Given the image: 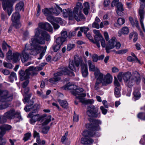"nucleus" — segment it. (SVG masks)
Wrapping results in <instances>:
<instances>
[{"label":"nucleus","mask_w":145,"mask_h":145,"mask_svg":"<svg viewBox=\"0 0 145 145\" xmlns=\"http://www.w3.org/2000/svg\"><path fill=\"white\" fill-rule=\"evenodd\" d=\"M75 47V45L74 44H69L67 45V50L68 51H70Z\"/></svg>","instance_id":"nucleus-42"},{"label":"nucleus","mask_w":145,"mask_h":145,"mask_svg":"<svg viewBox=\"0 0 145 145\" xmlns=\"http://www.w3.org/2000/svg\"><path fill=\"white\" fill-rule=\"evenodd\" d=\"M140 88H135L134 89V91L133 92V95H134L133 99H135V100L138 99L140 97V93L139 92Z\"/></svg>","instance_id":"nucleus-27"},{"label":"nucleus","mask_w":145,"mask_h":145,"mask_svg":"<svg viewBox=\"0 0 145 145\" xmlns=\"http://www.w3.org/2000/svg\"><path fill=\"white\" fill-rule=\"evenodd\" d=\"M34 40H32L28 44H26L24 50L22 52V56L18 53L13 54L12 55V51L9 50L7 54V60H12L14 63L19 61L21 58V60L22 62H25L29 59V54H30L32 55H35L41 52L40 57L38 58V59H42L45 53L46 47L44 48L38 45H35L33 44Z\"/></svg>","instance_id":"nucleus-1"},{"label":"nucleus","mask_w":145,"mask_h":145,"mask_svg":"<svg viewBox=\"0 0 145 145\" xmlns=\"http://www.w3.org/2000/svg\"><path fill=\"white\" fill-rule=\"evenodd\" d=\"M89 121L90 123L87 124L86 125V128L88 130L84 131L82 133L84 138L94 136L95 134L94 131L99 130V125L101 123L100 120L95 118H89Z\"/></svg>","instance_id":"nucleus-4"},{"label":"nucleus","mask_w":145,"mask_h":145,"mask_svg":"<svg viewBox=\"0 0 145 145\" xmlns=\"http://www.w3.org/2000/svg\"><path fill=\"white\" fill-rule=\"evenodd\" d=\"M3 65L5 67L11 69L12 67V64L10 63H7L6 62H4Z\"/></svg>","instance_id":"nucleus-50"},{"label":"nucleus","mask_w":145,"mask_h":145,"mask_svg":"<svg viewBox=\"0 0 145 145\" xmlns=\"http://www.w3.org/2000/svg\"><path fill=\"white\" fill-rule=\"evenodd\" d=\"M2 1L3 9L5 10L6 9L8 10V13L10 16L12 10V7L13 4L16 2V0H0Z\"/></svg>","instance_id":"nucleus-13"},{"label":"nucleus","mask_w":145,"mask_h":145,"mask_svg":"<svg viewBox=\"0 0 145 145\" xmlns=\"http://www.w3.org/2000/svg\"><path fill=\"white\" fill-rule=\"evenodd\" d=\"M93 32L95 34V41L93 42L96 44L98 48L100 47L99 41L101 40V45L103 47H105L106 52L107 53L110 52L109 50L113 49L114 47L117 49H119L121 45L120 43L117 41L115 37H112L109 40V35L107 32L104 33L105 38L106 41L108 42L106 44L105 39L98 30H94Z\"/></svg>","instance_id":"nucleus-2"},{"label":"nucleus","mask_w":145,"mask_h":145,"mask_svg":"<svg viewBox=\"0 0 145 145\" xmlns=\"http://www.w3.org/2000/svg\"><path fill=\"white\" fill-rule=\"evenodd\" d=\"M81 65V72L84 77H86L88 74L87 64H84L83 61L79 58H74V61H70L69 63V68L72 71H76L75 66L77 67Z\"/></svg>","instance_id":"nucleus-6"},{"label":"nucleus","mask_w":145,"mask_h":145,"mask_svg":"<svg viewBox=\"0 0 145 145\" xmlns=\"http://www.w3.org/2000/svg\"><path fill=\"white\" fill-rule=\"evenodd\" d=\"M127 51V50L126 49L122 50L117 51L116 53L119 54H122L125 53Z\"/></svg>","instance_id":"nucleus-52"},{"label":"nucleus","mask_w":145,"mask_h":145,"mask_svg":"<svg viewBox=\"0 0 145 145\" xmlns=\"http://www.w3.org/2000/svg\"><path fill=\"white\" fill-rule=\"evenodd\" d=\"M47 116V115L46 114H44L42 116H40L39 114H37L35 112H30L29 114L28 117L29 118H45Z\"/></svg>","instance_id":"nucleus-26"},{"label":"nucleus","mask_w":145,"mask_h":145,"mask_svg":"<svg viewBox=\"0 0 145 145\" xmlns=\"http://www.w3.org/2000/svg\"><path fill=\"white\" fill-rule=\"evenodd\" d=\"M24 90V93L23 92V90L22 89L21 91L22 93L24 96V97L23 100V101L24 103L28 102L30 97V95H28L27 93L29 91V89L28 87H26L25 88H23Z\"/></svg>","instance_id":"nucleus-23"},{"label":"nucleus","mask_w":145,"mask_h":145,"mask_svg":"<svg viewBox=\"0 0 145 145\" xmlns=\"http://www.w3.org/2000/svg\"><path fill=\"white\" fill-rule=\"evenodd\" d=\"M102 82L96 81L94 86V89L95 90H98L100 89L102 86Z\"/></svg>","instance_id":"nucleus-38"},{"label":"nucleus","mask_w":145,"mask_h":145,"mask_svg":"<svg viewBox=\"0 0 145 145\" xmlns=\"http://www.w3.org/2000/svg\"><path fill=\"white\" fill-rule=\"evenodd\" d=\"M131 76V73L130 72L127 71L124 72H120L117 76V77L120 82L121 81L123 78L128 86L131 88L133 85V84L131 83V79H130Z\"/></svg>","instance_id":"nucleus-11"},{"label":"nucleus","mask_w":145,"mask_h":145,"mask_svg":"<svg viewBox=\"0 0 145 145\" xmlns=\"http://www.w3.org/2000/svg\"><path fill=\"white\" fill-rule=\"evenodd\" d=\"M61 37L65 39V40H66V39L67 37V33L65 30H63L61 33Z\"/></svg>","instance_id":"nucleus-41"},{"label":"nucleus","mask_w":145,"mask_h":145,"mask_svg":"<svg viewBox=\"0 0 145 145\" xmlns=\"http://www.w3.org/2000/svg\"><path fill=\"white\" fill-rule=\"evenodd\" d=\"M17 79L16 74L14 72H11L10 76L9 77V81L11 82H12L14 79L16 80Z\"/></svg>","instance_id":"nucleus-36"},{"label":"nucleus","mask_w":145,"mask_h":145,"mask_svg":"<svg viewBox=\"0 0 145 145\" xmlns=\"http://www.w3.org/2000/svg\"><path fill=\"white\" fill-rule=\"evenodd\" d=\"M57 101L59 103L60 105L63 108H66L67 107L68 105L66 101L58 99Z\"/></svg>","instance_id":"nucleus-35"},{"label":"nucleus","mask_w":145,"mask_h":145,"mask_svg":"<svg viewBox=\"0 0 145 145\" xmlns=\"http://www.w3.org/2000/svg\"><path fill=\"white\" fill-rule=\"evenodd\" d=\"M82 4L80 3H78L76 7L74 8L73 11L74 14L76 15L78 18H79L80 20L81 19H85L84 15L81 13V11L82 9Z\"/></svg>","instance_id":"nucleus-17"},{"label":"nucleus","mask_w":145,"mask_h":145,"mask_svg":"<svg viewBox=\"0 0 145 145\" xmlns=\"http://www.w3.org/2000/svg\"><path fill=\"white\" fill-rule=\"evenodd\" d=\"M129 29L128 27H123L120 31L118 32V36H121V34H127L129 33Z\"/></svg>","instance_id":"nucleus-31"},{"label":"nucleus","mask_w":145,"mask_h":145,"mask_svg":"<svg viewBox=\"0 0 145 145\" xmlns=\"http://www.w3.org/2000/svg\"><path fill=\"white\" fill-rule=\"evenodd\" d=\"M81 142L83 144H88L87 138L84 137L82 138L81 139Z\"/></svg>","instance_id":"nucleus-53"},{"label":"nucleus","mask_w":145,"mask_h":145,"mask_svg":"<svg viewBox=\"0 0 145 145\" xmlns=\"http://www.w3.org/2000/svg\"><path fill=\"white\" fill-rule=\"evenodd\" d=\"M80 31L83 32L85 34H86L87 32L89 30V28L88 27H81L80 28Z\"/></svg>","instance_id":"nucleus-46"},{"label":"nucleus","mask_w":145,"mask_h":145,"mask_svg":"<svg viewBox=\"0 0 145 145\" xmlns=\"http://www.w3.org/2000/svg\"><path fill=\"white\" fill-rule=\"evenodd\" d=\"M42 29H45L49 32H52L53 29L51 25L48 23H40L39 24V27L35 30V35L34 37L32 38V40H34L33 44L35 45H39L38 44H43L45 42V40L49 41L50 39V36L49 34L45 31H42ZM46 46H45L43 48ZM47 47H46V48Z\"/></svg>","instance_id":"nucleus-3"},{"label":"nucleus","mask_w":145,"mask_h":145,"mask_svg":"<svg viewBox=\"0 0 145 145\" xmlns=\"http://www.w3.org/2000/svg\"><path fill=\"white\" fill-rule=\"evenodd\" d=\"M114 81V85L115 87L114 89V95L117 98L120 97L121 94L120 91L121 89L120 85L117 78L115 77Z\"/></svg>","instance_id":"nucleus-18"},{"label":"nucleus","mask_w":145,"mask_h":145,"mask_svg":"<svg viewBox=\"0 0 145 145\" xmlns=\"http://www.w3.org/2000/svg\"><path fill=\"white\" fill-rule=\"evenodd\" d=\"M15 114V110L14 109H12L9 111L5 113L4 114L5 118H10Z\"/></svg>","instance_id":"nucleus-30"},{"label":"nucleus","mask_w":145,"mask_h":145,"mask_svg":"<svg viewBox=\"0 0 145 145\" xmlns=\"http://www.w3.org/2000/svg\"><path fill=\"white\" fill-rule=\"evenodd\" d=\"M84 14L87 15L88 13V10L89 9V3L86 2L84 3Z\"/></svg>","instance_id":"nucleus-33"},{"label":"nucleus","mask_w":145,"mask_h":145,"mask_svg":"<svg viewBox=\"0 0 145 145\" xmlns=\"http://www.w3.org/2000/svg\"><path fill=\"white\" fill-rule=\"evenodd\" d=\"M32 105L27 106L24 108V109L26 112L29 111L32 107Z\"/></svg>","instance_id":"nucleus-56"},{"label":"nucleus","mask_w":145,"mask_h":145,"mask_svg":"<svg viewBox=\"0 0 145 145\" xmlns=\"http://www.w3.org/2000/svg\"><path fill=\"white\" fill-rule=\"evenodd\" d=\"M62 11V8L58 5H56V7L55 8H45L42 10L43 13L47 17V20L50 22H51L54 20V17L52 16L53 14L57 16Z\"/></svg>","instance_id":"nucleus-7"},{"label":"nucleus","mask_w":145,"mask_h":145,"mask_svg":"<svg viewBox=\"0 0 145 145\" xmlns=\"http://www.w3.org/2000/svg\"><path fill=\"white\" fill-rule=\"evenodd\" d=\"M50 22L53 25L55 29H57L59 27V25L58 24L55 23L54 21H52V22Z\"/></svg>","instance_id":"nucleus-55"},{"label":"nucleus","mask_w":145,"mask_h":145,"mask_svg":"<svg viewBox=\"0 0 145 145\" xmlns=\"http://www.w3.org/2000/svg\"><path fill=\"white\" fill-rule=\"evenodd\" d=\"M66 41L65 40V39H63L61 37L57 38L56 40V43L57 44L61 46L63 42Z\"/></svg>","instance_id":"nucleus-37"},{"label":"nucleus","mask_w":145,"mask_h":145,"mask_svg":"<svg viewBox=\"0 0 145 145\" xmlns=\"http://www.w3.org/2000/svg\"><path fill=\"white\" fill-rule=\"evenodd\" d=\"M92 26L93 27L97 29L100 28L99 25L98 24V23L95 22H94L92 24Z\"/></svg>","instance_id":"nucleus-54"},{"label":"nucleus","mask_w":145,"mask_h":145,"mask_svg":"<svg viewBox=\"0 0 145 145\" xmlns=\"http://www.w3.org/2000/svg\"><path fill=\"white\" fill-rule=\"evenodd\" d=\"M120 3H121L119 2V0H114L112 2L111 5L112 7L116 6V7L117 5Z\"/></svg>","instance_id":"nucleus-44"},{"label":"nucleus","mask_w":145,"mask_h":145,"mask_svg":"<svg viewBox=\"0 0 145 145\" xmlns=\"http://www.w3.org/2000/svg\"><path fill=\"white\" fill-rule=\"evenodd\" d=\"M145 7L144 3L141 4L140 8L139 9L138 14L139 16L140 21L141 27L143 32L140 30L139 26L138 25V22L136 19H133L131 17H129V20L133 26L136 27L140 31V35L142 37H144L145 35V28L143 23L144 19V8Z\"/></svg>","instance_id":"nucleus-5"},{"label":"nucleus","mask_w":145,"mask_h":145,"mask_svg":"<svg viewBox=\"0 0 145 145\" xmlns=\"http://www.w3.org/2000/svg\"><path fill=\"white\" fill-rule=\"evenodd\" d=\"M87 114L88 116L93 117H99L100 113L95 109L94 106L91 105L88 107L87 108Z\"/></svg>","instance_id":"nucleus-15"},{"label":"nucleus","mask_w":145,"mask_h":145,"mask_svg":"<svg viewBox=\"0 0 145 145\" xmlns=\"http://www.w3.org/2000/svg\"><path fill=\"white\" fill-rule=\"evenodd\" d=\"M6 143V141L3 139L2 137H0V145H4Z\"/></svg>","instance_id":"nucleus-61"},{"label":"nucleus","mask_w":145,"mask_h":145,"mask_svg":"<svg viewBox=\"0 0 145 145\" xmlns=\"http://www.w3.org/2000/svg\"><path fill=\"white\" fill-rule=\"evenodd\" d=\"M100 109L101 110L103 114L104 115L106 114L107 112V110L105 109L104 106H101Z\"/></svg>","instance_id":"nucleus-49"},{"label":"nucleus","mask_w":145,"mask_h":145,"mask_svg":"<svg viewBox=\"0 0 145 145\" xmlns=\"http://www.w3.org/2000/svg\"><path fill=\"white\" fill-rule=\"evenodd\" d=\"M131 55L134 58L136 59L137 62H138L139 64L140 63V61L138 59L137 56H135L134 53L133 52L131 53Z\"/></svg>","instance_id":"nucleus-60"},{"label":"nucleus","mask_w":145,"mask_h":145,"mask_svg":"<svg viewBox=\"0 0 145 145\" xmlns=\"http://www.w3.org/2000/svg\"><path fill=\"white\" fill-rule=\"evenodd\" d=\"M112 80V76L109 73H107L104 77L102 82V84L104 86H106L111 83Z\"/></svg>","instance_id":"nucleus-21"},{"label":"nucleus","mask_w":145,"mask_h":145,"mask_svg":"<svg viewBox=\"0 0 145 145\" xmlns=\"http://www.w3.org/2000/svg\"><path fill=\"white\" fill-rule=\"evenodd\" d=\"M42 69V67H37L34 68L33 67L31 66L25 70V72L21 70L19 73L20 75V78L21 81L27 79L29 78V76L33 71H40Z\"/></svg>","instance_id":"nucleus-10"},{"label":"nucleus","mask_w":145,"mask_h":145,"mask_svg":"<svg viewBox=\"0 0 145 145\" xmlns=\"http://www.w3.org/2000/svg\"><path fill=\"white\" fill-rule=\"evenodd\" d=\"M2 47L3 50H6L7 48H10V46L8 45L7 43L4 41L3 43Z\"/></svg>","instance_id":"nucleus-48"},{"label":"nucleus","mask_w":145,"mask_h":145,"mask_svg":"<svg viewBox=\"0 0 145 145\" xmlns=\"http://www.w3.org/2000/svg\"><path fill=\"white\" fill-rule=\"evenodd\" d=\"M12 20L13 22L14 26L16 28L20 27L21 26V24L19 20L20 15L18 12H16L13 13L12 16Z\"/></svg>","instance_id":"nucleus-16"},{"label":"nucleus","mask_w":145,"mask_h":145,"mask_svg":"<svg viewBox=\"0 0 145 145\" xmlns=\"http://www.w3.org/2000/svg\"><path fill=\"white\" fill-rule=\"evenodd\" d=\"M37 94L38 95V96L41 97L42 98H46V97L43 94L42 92H40L39 91H37Z\"/></svg>","instance_id":"nucleus-47"},{"label":"nucleus","mask_w":145,"mask_h":145,"mask_svg":"<svg viewBox=\"0 0 145 145\" xmlns=\"http://www.w3.org/2000/svg\"><path fill=\"white\" fill-rule=\"evenodd\" d=\"M31 136V134L30 132H29L26 133L24 135V140L25 142L29 140Z\"/></svg>","instance_id":"nucleus-40"},{"label":"nucleus","mask_w":145,"mask_h":145,"mask_svg":"<svg viewBox=\"0 0 145 145\" xmlns=\"http://www.w3.org/2000/svg\"><path fill=\"white\" fill-rule=\"evenodd\" d=\"M50 127L49 126H46L44 127L42 129V132L44 134H46L48 133Z\"/></svg>","instance_id":"nucleus-45"},{"label":"nucleus","mask_w":145,"mask_h":145,"mask_svg":"<svg viewBox=\"0 0 145 145\" xmlns=\"http://www.w3.org/2000/svg\"><path fill=\"white\" fill-rule=\"evenodd\" d=\"M110 4V2L109 0H105L104 3L105 6L107 7Z\"/></svg>","instance_id":"nucleus-62"},{"label":"nucleus","mask_w":145,"mask_h":145,"mask_svg":"<svg viewBox=\"0 0 145 145\" xmlns=\"http://www.w3.org/2000/svg\"><path fill=\"white\" fill-rule=\"evenodd\" d=\"M88 66L89 70L90 71H94V72L97 71V70H99L97 67H95L92 61L90 60L88 61Z\"/></svg>","instance_id":"nucleus-29"},{"label":"nucleus","mask_w":145,"mask_h":145,"mask_svg":"<svg viewBox=\"0 0 145 145\" xmlns=\"http://www.w3.org/2000/svg\"><path fill=\"white\" fill-rule=\"evenodd\" d=\"M67 74L71 76H74V74L73 72L69 71L66 68H63L57 73L55 74L54 77L50 79L49 81L51 83H53L60 80V76L63 75Z\"/></svg>","instance_id":"nucleus-9"},{"label":"nucleus","mask_w":145,"mask_h":145,"mask_svg":"<svg viewBox=\"0 0 145 145\" xmlns=\"http://www.w3.org/2000/svg\"><path fill=\"white\" fill-rule=\"evenodd\" d=\"M65 90H70L71 93L76 96V98H78L79 95L82 97H85L86 95L85 93H82L84 90L83 89L77 87L76 85H71L70 83H68L63 87Z\"/></svg>","instance_id":"nucleus-8"},{"label":"nucleus","mask_w":145,"mask_h":145,"mask_svg":"<svg viewBox=\"0 0 145 145\" xmlns=\"http://www.w3.org/2000/svg\"><path fill=\"white\" fill-rule=\"evenodd\" d=\"M38 123H40L42 126L46 125L49 123L51 121L50 118H39Z\"/></svg>","instance_id":"nucleus-28"},{"label":"nucleus","mask_w":145,"mask_h":145,"mask_svg":"<svg viewBox=\"0 0 145 145\" xmlns=\"http://www.w3.org/2000/svg\"><path fill=\"white\" fill-rule=\"evenodd\" d=\"M37 118H31L30 120V123L31 124H34L36 121H38V119Z\"/></svg>","instance_id":"nucleus-58"},{"label":"nucleus","mask_w":145,"mask_h":145,"mask_svg":"<svg viewBox=\"0 0 145 145\" xmlns=\"http://www.w3.org/2000/svg\"><path fill=\"white\" fill-rule=\"evenodd\" d=\"M13 98V95L7 90L1 91L0 89V102H10Z\"/></svg>","instance_id":"nucleus-12"},{"label":"nucleus","mask_w":145,"mask_h":145,"mask_svg":"<svg viewBox=\"0 0 145 145\" xmlns=\"http://www.w3.org/2000/svg\"><path fill=\"white\" fill-rule=\"evenodd\" d=\"M95 78L97 79V81L103 82V74L100 72L99 70H97V71L94 73Z\"/></svg>","instance_id":"nucleus-24"},{"label":"nucleus","mask_w":145,"mask_h":145,"mask_svg":"<svg viewBox=\"0 0 145 145\" xmlns=\"http://www.w3.org/2000/svg\"><path fill=\"white\" fill-rule=\"evenodd\" d=\"M24 5V3L23 2H20L16 5L15 10L17 12L20 11L22 9H23V7Z\"/></svg>","instance_id":"nucleus-32"},{"label":"nucleus","mask_w":145,"mask_h":145,"mask_svg":"<svg viewBox=\"0 0 145 145\" xmlns=\"http://www.w3.org/2000/svg\"><path fill=\"white\" fill-rule=\"evenodd\" d=\"M29 82V81L28 80H27L25 82H24L22 84L23 88H26V86L28 85Z\"/></svg>","instance_id":"nucleus-57"},{"label":"nucleus","mask_w":145,"mask_h":145,"mask_svg":"<svg viewBox=\"0 0 145 145\" xmlns=\"http://www.w3.org/2000/svg\"><path fill=\"white\" fill-rule=\"evenodd\" d=\"M127 60L130 62H131L135 61L136 59L134 58H133L132 57L129 56L127 57Z\"/></svg>","instance_id":"nucleus-64"},{"label":"nucleus","mask_w":145,"mask_h":145,"mask_svg":"<svg viewBox=\"0 0 145 145\" xmlns=\"http://www.w3.org/2000/svg\"><path fill=\"white\" fill-rule=\"evenodd\" d=\"M93 61L94 62H97L98 60V56L97 55L94 54L92 56Z\"/></svg>","instance_id":"nucleus-51"},{"label":"nucleus","mask_w":145,"mask_h":145,"mask_svg":"<svg viewBox=\"0 0 145 145\" xmlns=\"http://www.w3.org/2000/svg\"><path fill=\"white\" fill-rule=\"evenodd\" d=\"M119 71V69L115 67H113L112 69V71L113 73L118 72Z\"/></svg>","instance_id":"nucleus-59"},{"label":"nucleus","mask_w":145,"mask_h":145,"mask_svg":"<svg viewBox=\"0 0 145 145\" xmlns=\"http://www.w3.org/2000/svg\"><path fill=\"white\" fill-rule=\"evenodd\" d=\"M125 19L122 18H119L117 20L118 24L115 23L114 24V25L116 27H118L120 25H121L123 24L125 22Z\"/></svg>","instance_id":"nucleus-34"},{"label":"nucleus","mask_w":145,"mask_h":145,"mask_svg":"<svg viewBox=\"0 0 145 145\" xmlns=\"http://www.w3.org/2000/svg\"><path fill=\"white\" fill-rule=\"evenodd\" d=\"M131 83L133 84L135 82L138 84L140 81V75L138 72L136 71L133 72L131 76Z\"/></svg>","instance_id":"nucleus-19"},{"label":"nucleus","mask_w":145,"mask_h":145,"mask_svg":"<svg viewBox=\"0 0 145 145\" xmlns=\"http://www.w3.org/2000/svg\"><path fill=\"white\" fill-rule=\"evenodd\" d=\"M60 45L57 44H54L53 46V48L54 52H57L60 49Z\"/></svg>","instance_id":"nucleus-43"},{"label":"nucleus","mask_w":145,"mask_h":145,"mask_svg":"<svg viewBox=\"0 0 145 145\" xmlns=\"http://www.w3.org/2000/svg\"><path fill=\"white\" fill-rule=\"evenodd\" d=\"M12 128V126L10 125L5 124L0 127V135H3L6 133V131L10 130Z\"/></svg>","instance_id":"nucleus-22"},{"label":"nucleus","mask_w":145,"mask_h":145,"mask_svg":"<svg viewBox=\"0 0 145 145\" xmlns=\"http://www.w3.org/2000/svg\"><path fill=\"white\" fill-rule=\"evenodd\" d=\"M63 14L64 17L66 18L69 17V20H72L75 19L77 22L80 21L79 18L76 14H74V11L72 12V10L68 9L67 10L64 9L63 11Z\"/></svg>","instance_id":"nucleus-14"},{"label":"nucleus","mask_w":145,"mask_h":145,"mask_svg":"<svg viewBox=\"0 0 145 145\" xmlns=\"http://www.w3.org/2000/svg\"><path fill=\"white\" fill-rule=\"evenodd\" d=\"M86 96H85V97ZM84 97H82L81 95H79V96L78 97V98H76V99L74 101L75 103L77 105L78 103L76 102V100H78V101H80L82 103H86L87 104H92L94 103V101L93 99H89L85 100Z\"/></svg>","instance_id":"nucleus-20"},{"label":"nucleus","mask_w":145,"mask_h":145,"mask_svg":"<svg viewBox=\"0 0 145 145\" xmlns=\"http://www.w3.org/2000/svg\"><path fill=\"white\" fill-rule=\"evenodd\" d=\"M145 114L143 112H140L138 114L137 116L138 118H142L144 116Z\"/></svg>","instance_id":"nucleus-63"},{"label":"nucleus","mask_w":145,"mask_h":145,"mask_svg":"<svg viewBox=\"0 0 145 145\" xmlns=\"http://www.w3.org/2000/svg\"><path fill=\"white\" fill-rule=\"evenodd\" d=\"M53 21L59 23L62 25L63 24V21L62 20V19L60 18H54V20H53Z\"/></svg>","instance_id":"nucleus-39"},{"label":"nucleus","mask_w":145,"mask_h":145,"mask_svg":"<svg viewBox=\"0 0 145 145\" xmlns=\"http://www.w3.org/2000/svg\"><path fill=\"white\" fill-rule=\"evenodd\" d=\"M116 12L118 15L121 16L123 15L124 10L122 4L120 3L117 5Z\"/></svg>","instance_id":"nucleus-25"}]
</instances>
